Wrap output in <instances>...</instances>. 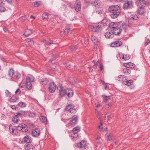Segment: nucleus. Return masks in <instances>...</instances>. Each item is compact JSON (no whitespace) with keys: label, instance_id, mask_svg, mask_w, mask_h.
Returning a JSON list of instances; mask_svg holds the SVG:
<instances>
[{"label":"nucleus","instance_id":"nucleus-1","mask_svg":"<svg viewBox=\"0 0 150 150\" xmlns=\"http://www.w3.org/2000/svg\"><path fill=\"white\" fill-rule=\"evenodd\" d=\"M120 6L117 5L112 6L109 8V11L111 13L110 16L112 18H115L118 16L120 14Z\"/></svg>","mask_w":150,"mask_h":150},{"label":"nucleus","instance_id":"nucleus-2","mask_svg":"<svg viewBox=\"0 0 150 150\" xmlns=\"http://www.w3.org/2000/svg\"><path fill=\"white\" fill-rule=\"evenodd\" d=\"M8 75L11 80L14 81H16L21 77V74L17 71H15L12 68L9 69Z\"/></svg>","mask_w":150,"mask_h":150},{"label":"nucleus","instance_id":"nucleus-3","mask_svg":"<svg viewBox=\"0 0 150 150\" xmlns=\"http://www.w3.org/2000/svg\"><path fill=\"white\" fill-rule=\"evenodd\" d=\"M59 95L61 97L65 96L66 95L69 97H71L73 95L72 91L70 89L63 90V87L61 85L60 89L59 91Z\"/></svg>","mask_w":150,"mask_h":150},{"label":"nucleus","instance_id":"nucleus-4","mask_svg":"<svg viewBox=\"0 0 150 150\" xmlns=\"http://www.w3.org/2000/svg\"><path fill=\"white\" fill-rule=\"evenodd\" d=\"M101 5L100 1L97 0H95L94 1V7H95L94 10L97 14L100 15L103 13V11L102 10Z\"/></svg>","mask_w":150,"mask_h":150},{"label":"nucleus","instance_id":"nucleus-5","mask_svg":"<svg viewBox=\"0 0 150 150\" xmlns=\"http://www.w3.org/2000/svg\"><path fill=\"white\" fill-rule=\"evenodd\" d=\"M35 78L32 76L27 77L26 79V86L27 88L30 90L32 88V84L31 82L34 81Z\"/></svg>","mask_w":150,"mask_h":150},{"label":"nucleus","instance_id":"nucleus-6","mask_svg":"<svg viewBox=\"0 0 150 150\" xmlns=\"http://www.w3.org/2000/svg\"><path fill=\"white\" fill-rule=\"evenodd\" d=\"M17 129L23 132H26L28 130V127L27 125L24 124H21L17 127Z\"/></svg>","mask_w":150,"mask_h":150},{"label":"nucleus","instance_id":"nucleus-7","mask_svg":"<svg viewBox=\"0 0 150 150\" xmlns=\"http://www.w3.org/2000/svg\"><path fill=\"white\" fill-rule=\"evenodd\" d=\"M103 25L100 23H94V32H100L102 29Z\"/></svg>","mask_w":150,"mask_h":150},{"label":"nucleus","instance_id":"nucleus-8","mask_svg":"<svg viewBox=\"0 0 150 150\" xmlns=\"http://www.w3.org/2000/svg\"><path fill=\"white\" fill-rule=\"evenodd\" d=\"M48 90L51 93L54 92L56 89V86L54 82L50 83L49 84Z\"/></svg>","mask_w":150,"mask_h":150},{"label":"nucleus","instance_id":"nucleus-9","mask_svg":"<svg viewBox=\"0 0 150 150\" xmlns=\"http://www.w3.org/2000/svg\"><path fill=\"white\" fill-rule=\"evenodd\" d=\"M123 6V8L124 9H127L131 8L133 6V3L132 1H126Z\"/></svg>","mask_w":150,"mask_h":150},{"label":"nucleus","instance_id":"nucleus-10","mask_svg":"<svg viewBox=\"0 0 150 150\" xmlns=\"http://www.w3.org/2000/svg\"><path fill=\"white\" fill-rule=\"evenodd\" d=\"M78 119V116L76 115L73 116L72 119L69 122V124L72 126H73L76 124Z\"/></svg>","mask_w":150,"mask_h":150},{"label":"nucleus","instance_id":"nucleus-11","mask_svg":"<svg viewBox=\"0 0 150 150\" xmlns=\"http://www.w3.org/2000/svg\"><path fill=\"white\" fill-rule=\"evenodd\" d=\"M122 30V29L120 28V25H119L117 27L115 28L114 30H112L113 33L116 35H119L121 33Z\"/></svg>","mask_w":150,"mask_h":150},{"label":"nucleus","instance_id":"nucleus-12","mask_svg":"<svg viewBox=\"0 0 150 150\" xmlns=\"http://www.w3.org/2000/svg\"><path fill=\"white\" fill-rule=\"evenodd\" d=\"M75 8L77 11H79L81 10V5L80 0H76L75 4Z\"/></svg>","mask_w":150,"mask_h":150},{"label":"nucleus","instance_id":"nucleus-13","mask_svg":"<svg viewBox=\"0 0 150 150\" xmlns=\"http://www.w3.org/2000/svg\"><path fill=\"white\" fill-rule=\"evenodd\" d=\"M34 146L30 143H26L24 146V149L25 150H33Z\"/></svg>","mask_w":150,"mask_h":150},{"label":"nucleus","instance_id":"nucleus-14","mask_svg":"<svg viewBox=\"0 0 150 150\" xmlns=\"http://www.w3.org/2000/svg\"><path fill=\"white\" fill-rule=\"evenodd\" d=\"M118 25L119 24H118L116 23L112 22L110 23L108 27L110 28V30L112 31L115 28L117 27Z\"/></svg>","mask_w":150,"mask_h":150},{"label":"nucleus","instance_id":"nucleus-15","mask_svg":"<svg viewBox=\"0 0 150 150\" xmlns=\"http://www.w3.org/2000/svg\"><path fill=\"white\" fill-rule=\"evenodd\" d=\"M136 2L138 3V5L140 7H145L147 4V2L145 0H136Z\"/></svg>","mask_w":150,"mask_h":150},{"label":"nucleus","instance_id":"nucleus-16","mask_svg":"<svg viewBox=\"0 0 150 150\" xmlns=\"http://www.w3.org/2000/svg\"><path fill=\"white\" fill-rule=\"evenodd\" d=\"M40 130L38 128L35 129L32 131V134L33 137H37L40 135Z\"/></svg>","mask_w":150,"mask_h":150},{"label":"nucleus","instance_id":"nucleus-17","mask_svg":"<svg viewBox=\"0 0 150 150\" xmlns=\"http://www.w3.org/2000/svg\"><path fill=\"white\" fill-rule=\"evenodd\" d=\"M26 42L25 43L27 46H30L33 45L34 44V42L32 38H27L26 39Z\"/></svg>","mask_w":150,"mask_h":150},{"label":"nucleus","instance_id":"nucleus-18","mask_svg":"<svg viewBox=\"0 0 150 150\" xmlns=\"http://www.w3.org/2000/svg\"><path fill=\"white\" fill-rule=\"evenodd\" d=\"M16 127L15 126H13L12 125H10L9 129L10 132L13 135L16 134L17 133Z\"/></svg>","mask_w":150,"mask_h":150},{"label":"nucleus","instance_id":"nucleus-19","mask_svg":"<svg viewBox=\"0 0 150 150\" xmlns=\"http://www.w3.org/2000/svg\"><path fill=\"white\" fill-rule=\"evenodd\" d=\"M86 146V143L84 141H82L79 143H78L77 146L80 148L85 149Z\"/></svg>","mask_w":150,"mask_h":150},{"label":"nucleus","instance_id":"nucleus-20","mask_svg":"<svg viewBox=\"0 0 150 150\" xmlns=\"http://www.w3.org/2000/svg\"><path fill=\"white\" fill-rule=\"evenodd\" d=\"M23 142L26 143H30L32 141L31 137L28 136H26L24 138H23Z\"/></svg>","mask_w":150,"mask_h":150},{"label":"nucleus","instance_id":"nucleus-21","mask_svg":"<svg viewBox=\"0 0 150 150\" xmlns=\"http://www.w3.org/2000/svg\"><path fill=\"white\" fill-rule=\"evenodd\" d=\"M122 44L121 41H116L111 44L112 46V47H119Z\"/></svg>","mask_w":150,"mask_h":150},{"label":"nucleus","instance_id":"nucleus-22","mask_svg":"<svg viewBox=\"0 0 150 150\" xmlns=\"http://www.w3.org/2000/svg\"><path fill=\"white\" fill-rule=\"evenodd\" d=\"M49 82L48 80L46 78H43L41 79L40 83L43 86L47 85Z\"/></svg>","mask_w":150,"mask_h":150},{"label":"nucleus","instance_id":"nucleus-23","mask_svg":"<svg viewBox=\"0 0 150 150\" xmlns=\"http://www.w3.org/2000/svg\"><path fill=\"white\" fill-rule=\"evenodd\" d=\"M124 66L125 67L127 68H133L134 67V64L132 62H129L127 63H125L124 64Z\"/></svg>","mask_w":150,"mask_h":150},{"label":"nucleus","instance_id":"nucleus-24","mask_svg":"<svg viewBox=\"0 0 150 150\" xmlns=\"http://www.w3.org/2000/svg\"><path fill=\"white\" fill-rule=\"evenodd\" d=\"M32 4L34 7H37L42 5V2L40 1H37L33 2Z\"/></svg>","mask_w":150,"mask_h":150},{"label":"nucleus","instance_id":"nucleus-25","mask_svg":"<svg viewBox=\"0 0 150 150\" xmlns=\"http://www.w3.org/2000/svg\"><path fill=\"white\" fill-rule=\"evenodd\" d=\"M113 32L112 31V32H106L105 34V37L108 38H112L113 37Z\"/></svg>","mask_w":150,"mask_h":150},{"label":"nucleus","instance_id":"nucleus-26","mask_svg":"<svg viewBox=\"0 0 150 150\" xmlns=\"http://www.w3.org/2000/svg\"><path fill=\"white\" fill-rule=\"evenodd\" d=\"M32 33L31 30L27 29L25 30V32L24 33V35L26 37L29 36Z\"/></svg>","mask_w":150,"mask_h":150},{"label":"nucleus","instance_id":"nucleus-27","mask_svg":"<svg viewBox=\"0 0 150 150\" xmlns=\"http://www.w3.org/2000/svg\"><path fill=\"white\" fill-rule=\"evenodd\" d=\"M139 8L138 9V13L140 15L143 14L144 13V7L139 6Z\"/></svg>","mask_w":150,"mask_h":150},{"label":"nucleus","instance_id":"nucleus-28","mask_svg":"<svg viewBox=\"0 0 150 150\" xmlns=\"http://www.w3.org/2000/svg\"><path fill=\"white\" fill-rule=\"evenodd\" d=\"M103 98V101L105 102H107L110 99L111 96H106L105 95H103L102 96Z\"/></svg>","mask_w":150,"mask_h":150},{"label":"nucleus","instance_id":"nucleus-29","mask_svg":"<svg viewBox=\"0 0 150 150\" xmlns=\"http://www.w3.org/2000/svg\"><path fill=\"white\" fill-rule=\"evenodd\" d=\"M119 25H120V28L121 29H126L127 27V25L124 23H120L119 24Z\"/></svg>","mask_w":150,"mask_h":150},{"label":"nucleus","instance_id":"nucleus-30","mask_svg":"<svg viewBox=\"0 0 150 150\" xmlns=\"http://www.w3.org/2000/svg\"><path fill=\"white\" fill-rule=\"evenodd\" d=\"M40 119L41 121L42 122H44L45 124H47V118L44 116H41L40 117Z\"/></svg>","mask_w":150,"mask_h":150},{"label":"nucleus","instance_id":"nucleus-31","mask_svg":"<svg viewBox=\"0 0 150 150\" xmlns=\"http://www.w3.org/2000/svg\"><path fill=\"white\" fill-rule=\"evenodd\" d=\"M99 23H102V25H103V26L107 25V24L108 23V21L106 18H104Z\"/></svg>","mask_w":150,"mask_h":150},{"label":"nucleus","instance_id":"nucleus-32","mask_svg":"<svg viewBox=\"0 0 150 150\" xmlns=\"http://www.w3.org/2000/svg\"><path fill=\"white\" fill-rule=\"evenodd\" d=\"M123 72L125 74H130L131 71L130 69H128L126 67L123 69Z\"/></svg>","mask_w":150,"mask_h":150},{"label":"nucleus","instance_id":"nucleus-33","mask_svg":"<svg viewBox=\"0 0 150 150\" xmlns=\"http://www.w3.org/2000/svg\"><path fill=\"white\" fill-rule=\"evenodd\" d=\"M72 108H74L73 105L71 104H69L65 108V110L69 112Z\"/></svg>","mask_w":150,"mask_h":150},{"label":"nucleus","instance_id":"nucleus-34","mask_svg":"<svg viewBox=\"0 0 150 150\" xmlns=\"http://www.w3.org/2000/svg\"><path fill=\"white\" fill-rule=\"evenodd\" d=\"M80 130V128L79 127H76L74 128L73 129V132L74 134H77L79 132Z\"/></svg>","mask_w":150,"mask_h":150},{"label":"nucleus","instance_id":"nucleus-35","mask_svg":"<svg viewBox=\"0 0 150 150\" xmlns=\"http://www.w3.org/2000/svg\"><path fill=\"white\" fill-rule=\"evenodd\" d=\"M43 43L46 45H49L54 43L53 41L50 40V41L45 40L43 41Z\"/></svg>","mask_w":150,"mask_h":150},{"label":"nucleus","instance_id":"nucleus-36","mask_svg":"<svg viewBox=\"0 0 150 150\" xmlns=\"http://www.w3.org/2000/svg\"><path fill=\"white\" fill-rule=\"evenodd\" d=\"M18 100L19 98L16 97V96H13L10 99V101L11 102H15L18 101Z\"/></svg>","mask_w":150,"mask_h":150},{"label":"nucleus","instance_id":"nucleus-37","mask_svg":"<svg viewBox=\"0 0 150 150\" xmlns=\"http://www.w3.org/2000/svg\"><path fill=\"white\" fill-rule=\"evenodd\" d=\"M12 121L15 123H16L18 122V117L16 115L14 116L12 118Z\"/></svg>","mask_w":150,"mask_h":150},{"label":"nucleus","instance_id":"nucleus-38","mask_svg":"<svg viewBox=\"0 0 150 150\" xmlns=\"http://www.w3.org/2000/svg\"><path fill=\"white\" fill-rule=\"evenodd\" d=\"M133 82V81L132 80H129L128 81H127L126 82V83H125V84L126 85H127L128 86H130L132 85Z\"/></svg>","mask_w":150,"mask_h":150},{"label":"nucleus","instance_id":"nucleus-39","mask_svg":"<svg viewBox=\"0 0 150 150\" xmlns=\"http://www.w3.org/2000/svg\"><path fill=\"white\" fill-rule=\"evenodd\" d=\"M4 5H0V12H3L5 11L6 8L4 6Z\"/></svg>","mask_w":150,"mask_h":150},{"label":"nucleus","instance_id":"nucleus-40","mask_svg":"<svg viewBox=\"0 0 150 150\" xmlns=\"http://www.w3.org/2000/svg\"><path fill=\"white\" fill-rule=\"evenodd\" d=\"M18 105L21 107H25L26 106L25 103L23 102H19L18 103Z\"/></svg>","mask_w":150,"mask_h":150},{"label":"nucleus","instance_id":"nucleus-41","mask_svg":"<svg viewBox=\"0 0 150 150\" xmlns=\"http://www.w3.org/2000/svg\"><path fill=\"white\" fill-rule=\"evenodd\" d=\"M29 116L30 117H33L36 115V114L35 112H30L29 114Z\"/></svg>","mask_w":150,"mask_h":150},{"label":"nucleus","instance_id":"nucleus-42","mask_svg":"<svg viewBox=\"0 0 150 150\" xmlns=\"http://www.w3.org/2000/svg\"><path fill=\"white\" fill-rule=\"evenodd\" d=\"M70 28L68 27H67L65 29L64 33L65 34H67L70 31Z\"/></svg>","mask_w":150,"mask_h":150},{"label":"nucleus","instance_id":"nucleus-43","mask_svg":"<svg viewBox=\"0 0 150 150\" xmlns=\"http://www.w3.org/2000/svg\"><path fill=\"white\" fill-rule=\"evenodd\" d=\"M49 15V14L47 13H43L42 16V17L44 19H47L48 18V16Z\"/></svg>","mask_w":150,"mask_h":150},{"label":"nucleus","instance_id":"nucleus-44","mask_svg":"<svg viewBox=\"0 0 150 150\" xmlns=\"http://www.w3.org/2000/svg\"><path fill=\"white\" fill-rule=\"evenodd\" d=\"M125 76L124 75H120L118 76V80L119 81H123V79L124 78Z\"/></svg>","mask_w":150,"mask_h":150},{"label":"nucleus","instance_id":"nucleus-45","mask_svg":"<svg viewBox=\"0 0 150 150\" xmlns=\"http://www.w3.org/2000/svg\"><path fill=\"white\" fill-rule=\"evenodd\" d=\"M100 40L97 38H94V44L98 45L99 44Z\"/></svg>","mask_w":150,"mask_h":150},{"label":"nucleus","instance_id":"nucleus-46","mask_svg":"<svg viewBox=\"0 0 150 150\" xmlns=\"http://www.w3.org/2000/svg\"><path fill=\"white\" fill-rule=\"evenodd\" d=\"M99 129H103V131L104 132H105L108 130L107 128V127H106L105 129H103L102 128V125L101 123H100V125L99 126Z\"/></svg>","mask_w":150,"mask_h":150},{"label":"nucleus","instance_id":"nucleus-47","mask_svg":"<svg viewBox=\"0 0 150 150\" xmlns=\"http://www.w3.org/2000/svg\"><path fill=\"white\" fill-rule=\"evenodd\" d=\"M77 111V110L76 109L74 108H72L71 110L70 111V112H71L72 113H75Z\"/></svg>","mask_w":150,"mask_h":150},{"label":"nucleus","instance_id":"nucleus-48","mask_svg":"<svg viewBox=\"0 0 150 150\" xmlns=\"http://www.w3.org/2000/svg\"><path fill=\"white\" fill-rule=\"evenodd\" d=\"M5 93L6 95L7 96L11 97V93L8 90H6L5 91Z\"/></svg>","mask_w":150,"mask_h":150},{"label":"nucleus","instance_id":"nucleus-49","mask_svg":"<svg viewBox=\"0 0 150 150\" xmlns=\"http://www.w3.org/2000/svg\"><path fill=\"white\" fill-rule=\"evenodd\" d=\"M21 93V91L19 88H18L15 92L16 95H20Z\"/></svg>","mask_w":150,"mask_h":150},{"label":"nucleus","instance_id":"nucleus-50","mask_svg":"<svg viewBox=\"0 0 150 150\" xmlns=\"http://www.w3.org/2000/svg\"><path fill=\"white\" fill-rule=\"evenodd\" d=\"M112 136L111 135H109L108 136L107 139L108 140L110 141L112 139Z\"/></svg>","mask_w":150,"mask_h":150},{"label":"nucleus","instance_id":"nucleus-51","mask_svg":"<svg viewBox=\"0 0 150 150\" xmlns=\"http://www.w3.org/2000/svg\"><path fill=\"white\" fill-rule=\"evenodd\" d=\"M125 56H126V55H125H125H124L122 57V59H125V60H126L130 58V57L129 56H127V57H125Z\"/></svg>","mask_w":150,"mask_h":150},{"label":"nucleus","instance_id":"nucleus-52","mask_svg":"<svg viewBox=\"0 0 150 150\" xmlns=\"http://www.w3.org/2000/svg\"><path fill=\"white\" fill-rule=\"evenodd\" d=\"M132 18L134 20H137L138 18V17L136 15H135L133 16L132 17Z\"/></svg>","mask_w":150,"mask_h":150},{"label":"nucleus","instance_id":"nucleus-53","mask_svg":"<svg viewBox=\"0 0 150 150\" xmlns=\"http://www.w3.org/2000/svg\"><path fill=\"white\" fill-rule=\"evenodd\" d=\"M71 50L73 51H75L76 50V47L75 46H71Z\"/></svg>","mask_w":150,"mask_h":150},{"label":"nucleus","instance_id":"nucleus-54","mask_svg":"<svg viewBox=\"0 0 150 150\" xmlns=\"http://www.w3.org/2000/svg\"><path fill=\"white\" fill-rule=\"evenodd\" d=\"M73 133V134L71 135V136L73 137L74 138H76L78 136V134L77 133L74 134V133Z\"/></svg>","mask_w":150,"mask_h":150},{"label":"nucleus","instance_id":"nucleus-55","mask_svg":"<svg viewBox=\"0 0 150 150\" xmlns=\"http://www.w3.org/2000/svg\"><path fill=\"white\" fill-rule=\"evenodd\" d=\"M88 28L89 29L93 31V29L94 28V26L93 25H89L88 26Z\"/></svg>","mask_w":150,"mask_h":150},{"label":"nucleus","instance_id":"nucleus-56","mask_svg":"<svg viewBox=\"0 0 150 150\" xmlns=\"http://www.w3.org/2000/svg\"><path fill=\"white\" fill-rule=\"evenodd\" d=\"M100 68V70L101 71L103 70V65L102 64V63L101 64H100V65H99Z\"/></svg>","mask_w":150,"mask_h":150},{"label":"nucleus","instance_id":"nucleus-57","mask_svg":"<svg viewBox=\"0 0 150 150\" xmlns=\"http://www.w3.org/2000/svg\"><path fill=\"white\" fill-rule=\"evenodd\" d=\"M108 114H109L108 113H107L105 115V118H106V117H107V118H110V116Z\"/></svg>","mask_w":150,"mask_h":150},{"label":"nucleus","instance_id":"nucleus-58","mask_svg":"<svg viewBox=\"0 0 150 150\" xmlns=\"http://www.w3.org/2000/svg\"><path fill=\"white\" fill-rule=\"evenodd\" d=\"M15 115H17V116L18 117L19 116H21L22 115V114L21 113H17Z\"/></svg>","mask_w":150,"mask_h":150},{"label":"nucleus","instance_id":"nucleus-59","mask_svg":"<svg viewBox=\"0 0 150 150\" xmlns=\"http://www.w3.org/2000/svg\"><path fill=\"white\" fill-rule=\"evenodd\" d=\"M96 113H97V114L98 115V118L99 119L100 118V116L99 115V114H98L99 112H98V110H96Z\"/></svg>","mask_w":150,"mask_h":150},{"label":"nucleus","instance_id":"nucleus-60","mask_svg":"<svg viewBox=\"0 0 150 150\" xmlns=\"http://www.w3.org/2000/svg\"><path fill=\"white\" fill-rule=\"evenodd\" d=\"M3 30H4V31L5 32H6L8 31L7 28V27H4V28Z\"/></svg>","mask_w":150,"mask_h":150},{"label":"nucleus","instance_id":"nucleus-61","mask_svg":"<svg viewBox=\"0 0 150 150\" xmlns=\"http://www.w3.org/2000/svg\"><path fill=\"white\" fill-rule=\"evenodd\" d=\"M10 4H11L12 3V0H6Z\"/></svg>","mask_w":150,"mask_h":150},{"label":"nucleus","instance_id":"nucleus-62","mask_svg":"<svg viewBox=\"0 0 150 150\" xmlns=\"http://www.w3.org/2000/svg\"><path fill=\"white\" fill-rule=\"evenodd\" d=\"M4 0H0V5H4V4L3 3Z\"/></svg>","mask_w":150,"mask_h":150},{"label":"nucleus","instance_id":"nucleus-63","mask_svg":"<svg viewBox=\"0 0 150 150\" xmlns=\"http://www.w3.org/2000/svg\"><path fill=\"white\" fill-rule=\"evenodd\" d=\"M19 86L20 87L22 88L23 87V85L22 84V82L20 83L19 84Z\"/></svg>","mask_w":150,"mask_h":150},{"label":"nucleus","instance_id":"nucleus-64","mask_svg":"<svg viewBox=\"0 0 150 150\" xmlns=\"http://www.w3.org/2000/svg\"><path fill=\"white\" fill-rule=\"evenodd\" d=\"M11 108L13 109H16V107L15 105H12L11 106Z\"/></svg>","mask_w":150,"mask_h":150}]
</instances>
